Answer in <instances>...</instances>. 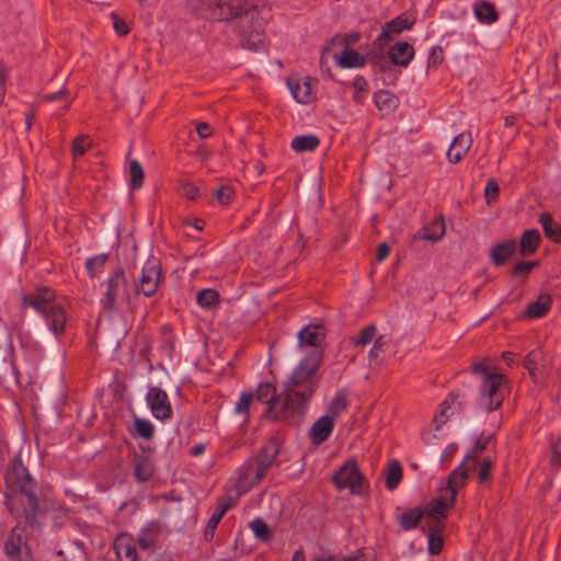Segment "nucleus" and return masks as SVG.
<instances>
[{
	"label": "nucleus",
	"instance_id": "f257e3e1",
	"mask_svg": "<svg viewBox=\"0 0 561 561\" xmlns=\"http://www.w3.org/2000/svg\"><path fill=\"white\" fill-rule=\"evenodd\" d=\"M4 481V504L18 523L5 542V554L11 561H32L25 526L39 529L41 518L48 510L47 490L31 474L20 455L9 463Z\"/></svg>",
	"mask_w": 561,
	"mask_h": 561
},
{
	"label": "nucleus",
	"instance_id": "f03ea898",
	"mask_svg": "<svg viewBox=\"0 0 561 561\" xmlns=\"http://www.w3.org/2000/svg\"><path fill=\"white\" fill-rule=\"evenodd\" d=\"M236 13L233 14V20L237 21L236 33L239 45L252 53H265L267 48L265 34L266 19L262 15V12L256 5L241 0L240 10H236Z\"/></svg>",
	"mask_w": 561,
	"mask_h": 561
},
{
	"label": "nucleus",
	"instance_id": "7ed1b4c3",
	"mask_svg": "<svg viewBox=\"0 0 561 561\" xmlns=\"http://www.w3.org/2000/svg\"><path fill=\"white\" fill-rule=\"evenodd\" d=\"M278 454L279 446L272 439L263 445L254 457L249 458L239 469L236 484L238 492L247 493L257 485L276 462Z\"/></svg>",
	"mask_w": 561,
	"mask_h": 561
},
{
	"label": "nucleus",
	"instance_id": "20e7f679",
	"mask_svg": "<svg viewBox=\"0 0 561 561\" xmlns=\"http://www.w3.org/2000/svg\"><path fill=\"white\" fill-rule=\"evenodd\" d=\"M55 291L48 287L36 289L24 297V304L42 312L55 334L64 332L66 314L64 308L55 302Z\"/></svg>",
	"mask_w": 561,
	"mask_h": 561
},
{
	"label": "nucleus",
	"instance_id": "39448f33",
	"mask_svg": "<svg viewBox=\"0 0 561 561\" xmlns=\"http://www.w3.org/2000/svg\"><path fill=\"white\" fill-rule=\"evenodd\" d=\"M301 392L300 389L286 385V388L268 405L266 416L272 421L289 419L300 421L306 413L307 403L310 400V398L297 394Z\"/></svg>",
	"mask_w": 561,
	"mask_h": 561
},
{
	"label": "nucleus",
	"instance_id": "423d86ee",
	"mask_svg": "<svg viewBox=\"0 0 561 561\" xmlns=\"http://www.w3.org/2000/svg\"><path fill=\"white\" fill-rule=\"evenodd\" d=\"M348 46L350 42L347 41V37H332L322 48L320 66L329 77L332 76L331 69L328 66L330 57H332L341 68H359L365 65L366 60L370 62L367 56H362L355 49H348Z\"/></svg>",
	"mask_w": 561,
	"mask_h": 561
},
{
	"label": "nucleus",
	"instance_id": "0eeeda50",
	"mask_svg": "<svg viewBox=\"0 0 561 561\" xmlns=\"http://www.w3.org/2000/svg\"><path fill=\"white\" fill-rule=\"evenodd\" d=\"M322 362V352L313 350L306 358H304L294 370L287 386L300 389L298 393L305 398H311L318 388L319 380L316 373Z\"/></svg>",
	"mask_w": 561,
	"mask_h": 561
},
{
	"label": "nucleus",
	"instance_id": "6e6552de",
	"mask_svg": "<svg viewBox=\"0 0 561 561\" xmlns=\"http://www.w3.org/2000/svg\"><path fill=\"white\" fill-rule=\"evenodd\" d=\"M241 0H186L185 8L198 19L232 21L236 10H240Z\"/></svg>",
	"mask_w": 561,
	"mask_h": 561
},
{
	"label": "nucleus",
	"instance_id": "1a4fd4ad",
	"mask_svg": "<svg viewBox=\"0 0 561 561\" xmlns=\"http://www.w3.org/2000/svg\"><path fill=\"white\" fill-rule=\"evenodd\" d=\"M412 23L409 22L407 18L402 15L386 22L382 26L381 33L373 43L375 48H378V51H370L367 54L368 60L374 66L375 69L379 71H386L389 68L388 58L383 54V47L398 34H400L404 30L411 28Z\"/></svg>",
	"mask_w": 561,
	"mask_h": 561
},
{
	"label": "nucleus",
	"instance_id": "9d476101",
	"mask_svg": "<svg viewBox=\"0 0 561 561\" xmlns=\"http://www.w3.org/2000/svg\"><path fill=\"white\" fill-rule=\"evenodd\" d=\"M506 378L503 374H493L482 380L479 404L488 412L502 405L506 393Z\"/></svg>",
	"mask_w": 561,
	"mask_h": 561
},
{
	"label": "nucleus",
	"instance_id": "9b49d317",
	"mask_svg": "<svg viewBox=\"0 0 561 561\" xmlns=\"http://www.w3.org/2000/svg\"><path fill=\"white\" fill-rule=\"evenodd\" d=\"M332 481L337 490L348 489L352 495H362L364 476L353 459L344 462L333 474Z\"/></svg>",
	"mask_w": 561,
	"mask_h": 561
},
{
	"label": "nucleus",
	"instance_id": "f8f14e48",
	"mask_svg": "<svg viewBox=\"0 0 561 561\" xmlns=\"http://www.w3.org/2000/svg\"><path fill=\"white\" fill-rule=\"evenodd\" d=\"M104 287L102 304L106 310L113 311L117 300L128 299V283L124 270H116L105 282Z\"/></svg>",
	"mask_w": 561,
	"mask_h": 561
},
{
	"label": "nucleus",
	"instance_id": "ddd939ff",
	"mask_svg": "<svg viewBox=\"0 0 561 561\" xmlns=\"http://www.w3.org/2000/svg\"><path fill=\"white\" fill-rule=\"evenodd\" d=\"M455 504V492H451L450 495H445L442 493L436 499H433L428 502L424 508H422V513L427 518V525L437 526L440 524L443 528H445V520L447 519V512Z\"/></svg>",
	"mask_w": 561,
	"mask_h": 561
},
{
	"label": "nucleus",
	"instance_id": "4468645a",
	"mask_svg": "<svg viewBox=\"0 0 561 561\" xmlns=\"http://www.w3.org/2000/svg\"><path fill=\"white\" fill-rule=\"evenodd\" d=\"M160 278V261L158 257L149 255L142 267L139 285L136 287V290L146 297H151L159 287Z\"/></svg>",
	"mask_w": 561,
	"mask_h": 561
},
{
	"label": "nucleus",
	"instance_id": "2eb2a0df",
	"mask_svg": "<svg viewBox=\"0 0 561 561\" xmlns=\"http://www.w3.org/2000/svg\"><path fill=\"white\" fill-rule=\"evenodd\" d=\"M477 465L478 460H476L474 456L467 455L460 466L449 474L447 484L442 489V493L450 495L451 492H455L456 497L458 490L465 485L469 472L473 470Z\"/></svg>",
	"mask_w": 561,
	"mask_h": 561
},
{
	"label": "nucleus",
	"instance_id": "dca6fc26",
	"mask_svg": "<svg viewBox=\"0 0 561 561\" xmlns=\"http://www.w3.org/2000/svg\"><path fill=\"white\" fill-rule=\"evenodd\" d=\"M147 400L152 414L159 420H168L172 415L171 404L164 390L151 387L147 393Z\"/></svg>",
	"mask_w": 561,
	"mask_h": 561
},
{
	"label": "nucleus",
	"instance_id": "f3484780",
	"mask_svg": "<svg viewBox=\"0 0 561 561\" xmlns=\"http://www.w3.org/2000/svg\"><path fill=\"white\" fill-rule=\"evenodd\" d=\"M472 145L470 133H461L456 136L448 149L447 158L450 163H458Z\"/></svg>",
	"mask_w": 561,
	"mask_h": 561
},
{
	"label": "nucleus",
	"instance_id": "a211bd4d",
	"mask_svg": "<svg viewBox=\"0 0 561 561\" xmlns=\"http://www.w3.org/2000/svg\"><path fill=\"white\" fill-rule=\"evenodd\" d=\"M333 431V420L329 415H323L317 420L309 433L311 442L316 445H320L325 442Z\"/></svg>",
	"mask_w": 561,
	"mask_h": 561
},
{
	"label": "nucleus",
	"instance_id": "6ab92c4d",
	"mask_svg": "<svg viewBox=\"0 0 561 561\" xmlns=\"http://www.w3.org/2000/svg\"><path fill=\"white\" fill-rule=\"evenodd\" d=\"M516 241L511 239L493 245L490 250L491 261L495 266L504 265L516 251Z\"/></svg>",
	"mask_w": 561,
	"mask_h": 561
},
{
	"label": "nucleus",
	"instance_id": "aec40b11",
	"mask_svg": "<svg viewBox=\"0 0 561 561\" xmlns=\"http://www.w3.org/2000/svg\"><path fill=\"white\" fill-rule=\"evenodd\" d=\"M552 307V297L550 294L543 293L530 302L524 310V317L528 319H539L546 316Z\"/></svg>",
	"mask_w": 561,
	"mask_h": 561
},
{
	"label": "nucleus",
	"instance_id": "412c9836",
	"mask_svg": "<svg viewBox=\"0 0 561 561\" xmlns=\"http://www.w3.org/2000/svg\"><path fill=\"white\" fill-rule=\"evenodd\" d=\"M287 84L297 102L307 104L312 100L311 85L307 78H288Z\"/></svg>",
	"mask_w": 561,
	"mask_h": 561
},
{
	"label": "nucleus",
	"instance_id": "4be33fe9",
	"mask_svg": "<svg viewBox=\"0 0 561 561\" xmlns=\"http://www.w3.org/2000/svg\"><path fill=\"white\" fill-rule=\"evenodd\" d=\"M414 56V48L408 42H399L389 49V64L408 66ZM387 68L386 70H388Z\"/></svg>",
	"mask_w": 561,
	"mask_h": 561
},
{
	"label": "nucleus",
	"instance_id": "5701e85b",
	"mask_svg": "<svg viewBox=\"0 0 561 561\" xmlns=\"http://www.w3.org/2000/svg\"><path fill=\"white\" fill-rule=\"evenodd\" d=\"M114 548L119 561H137V550L129 536L118 535L114 540Z\"/></svg>",
	"mask_w": 561,
	"mask_h": 561
},
{
	"label": "nucleus",
	"instance_id": "b1692460",
	"mask_svg": "<svg viewBox=\"0 0 561 561\" xmlns=\"http://www.w3.org/2000/svg\"><path fill=\"white\" fill-rule=\"evenodd\" d=\"M473 13L477 20L483 24H493L500 18L495 5L486 0L476 2L473 5Z\"/></svg>",
	"mask_w": 561,
	"mask_h": 561
},
{
	"label": "nucleus",
	"instance_id": "393cba45",
	"mask_svg": "<svg viewBox=\"0 0 561 561\" xmlns=\"http://www.w3.org/2000/svg\"><path fill=\"white\" fill-rule=\"evenodd\" d=\"M541 241L540 233L537 229H529L524 231L519 241V254L522 256H529L534 254Z\"/></svg>",
	"mask_w": 561,
	"mask_h": 561
},
{
	"label": "nucleus",
	"instance_id": "a878e982",
	"mask_svg": "<svg viewBox=\"0 0 561 561\" xmlns=\"http://www.w3.org/2000/svg\"><path fill=\"white\" fill-rule=\"evenodd\" d=\"M445 234V224L443 218L434 219L431 225L424 227L423 230L414 236V239L428 241H438Z\"/></svg>",
	"mask_w": 561,
	"mask_h": 561
},
{
	"label": "nucleus",
	"instance_id": "bb28decb",
	"mask_svg": "<svg viewBox=\"0 0 561 561\" xmlns=\"http://www.w3.org/2000/svg\"><path fill=\"white\" fill-rule=\"evenodd\" d=\"M545 234L556 243L561 242V224L556 222L549 213H542L539 218Z\"/></svg>",
	"mask_w": 561,
	"mask_h": 561
},
{
	"label": "nucleus",
	"instance_id": "cd10ccee",
	"mask_svg": "<svg viewBox=\"0 0 561 561\" xmlns=\"http://www.w3.org/2000/svg\"><path fill=\"white\" fill-rule=\"evenodd\" d=\"M424 517V513H422V508L415 507L403 512L399 516V525L402 530L409 531L416 528Z\"/></svg>",
	"mask_w": 561,
	"mask_h": 561
},
{
	"label": "nucleus",
	"instance_id": "c85d7f7f",
	"mask_svg": "<svg viewBox=\"0 0 561 561\" xmlns=\"http://www.w3.org/2000/svg\"><path fill=\"white\" fill-rule=\"evenodd\" d=\"M230 507H231V504L229 502L221 503L216 508V511L213 513L211 517L209 518V520L206 525L205 533H204V537H205L206 541H210L214 538L215 530H216L218 524L220 523L221 518L224 517V515L227 513V511Z\"/></svg>",
	"mask_w": 561,
	"mask_h": 561
},
{
	"label": "nucleus",
	"instance_id": "c756f323",
	"mask_svg": "<svg viewBox=\"0 0 561 561\" xmlns=\"http://www.w3.org/2000/svg\"><path fill=\"white\" fill-rule=\"evenodd\" d=\"M154 472L152 462L145 456H137L135 458L134 474L139 482L148 481Z\"/></svg>",
	"mask_w": 561,
	"mask_h": 561
},
{
	"label": "nucleus",
	"instance_id": "7c9ffc66",
	"mask_svg": "<svg viewBox=\"0 0 561 561\" xmlns=\"http://www.w3.org/2000/svg\"><path fill=\"white\" fill-rule=\"evenodd\" d=\"M375 104L379 111L391 112L398 106V98L389 91L380 90L375 96Z\"/></svg>",
	"mask_w": 561,
	"mask_h": 561
},
{
	"label": "nucleus",
	"instance_id": "2f4dec72",
	"mask_svg": "<svg viewBox=\"0 0 561 561\" xmlns=\"http://www.w3.org/2000/svg\"><path fill=\"white\" fill-rule=\"evenodd\" d=\"M320 144V139L316 135L297 136L291 140V148L297 152L312 151Z\"/></svg>",
	"mask_w": 561,
	"mask_h": 561
},
{
	"label": "nucleus",
	"instance_id": "473e14b6",
	"mask_svg": "<svg viewBox=\"0 0 561 561\" xmlns=\"http://www.w3.org/2000/svg\"><path fill=\"white\" fill-rule=\"evenodd\" d=\"M443 529L440 524L428 527V552L433 556L439 554L443 550V538L440 536Z\"/></svg>",
	"mask_w": 561,
	"mask_h": 561
},
{
	"label": "nucleus",
	"instance_id": "72a5a7b5",
	"mask_svg": "<svg viewBox=\"0 0 561 561\" xmlns=\"http://www.w3.org/2000/svg\"><path fill=\"white\" fill-rule=\"evenodd\" d=\"M402 479V468L399 461L392 460L387 468L386 486L388 490H394Z\"/></svg>",
	"mask_w": 561,
	"mask_h": 561
},
{
	"label": "nucleus",
	"instance_id": "f704fd0d",
	"mask_svg": "<svg viewBox=\"0 0 561 561\" xmlns=\"http://www.w3.org/2000/svg\"><path fill=\"white\" fill-rule=\"evenodd\" d=\"M322 335L318 331V327L311 329V328H305L302 329L298 334L299 345H309V346H317L320 344V341L322 340Z\"/></svg>",
	"mask_w": 561,
	"mask_h": 561
},
{
	"label": "nucleus",
	"instance_id": "c9c22d12",
	"mask_svg": "<svg viewBox=\"0 0 561 561\" xmlns=\"http://www.w3.org/2000/svg\"><path fill=\"white\" fill-rule=\"evenodd\" d=\"M250 528L255 537L262 541H270L273 537L272 530L262 518H255L250 523Z\"/></svg>",
	"mask_w": 561,
	"mask_h": 561
},
{
	"label": "nucleus",
	"instance_id": "e433bc0d",
	"mask_svg": "<svg viewBox=\"0 0 561 561\" xmlns=\"http://www.w3.org/2000/svg\"><path fill=\"white\" fill-rule=\"evenodd\" d=\"M130 188L138 190L144 185V169L137 160L129 163Z\"/></svg>",
	"mask_w": 561,
	"mask_h": 561
},
{
	"label": "nucleus",
	"instance_id": "4c0bfd02",
	"mask_svg": "<svg viewBox=\"0 0 561 561\" xmlns=\"http://www.w3.org/2000/svg\"><path fill=\"white\" fill-rule=\"evenodd\" d=\"M197 302L203 308H213L219 304V294L215 289H203L197 294Z\"/></svg>",
	"mask_w": 561,
	"mask_h": 561
},
{
	"label": "nucleus",
	"instance_id": "58836bf2",
	"mask_svg": "<svg viewBox=\"0 0 561 561\" xmlns=\"http://www.w3.org/2000/svg\"><path fill=\"white\" fill-rule=\"evenodd\" d=\"M346 408H347L346 396L343 392H336L328 408L329 416H331L333 420L334 417L340 415L343 411H345Z\"/></svg>",
	"mask_w": 561,
	"mask_h": 561
},
{
	"label": "nucleus",
	"instance_id": "ea45409f",
	"mask_svg": "<svg viewBox=\"0 0 561 561\" xmlns=\"http://www.w3.org/2000/svg\"><path fill=\"white\" fill-rule=\"evenodd\" d=\"M92 147V141L88 135H80L72 140L71 153L76 158L83 156Z\"/></svg>",
	"mask_w": 561,
	"mask_h": 561
},
{
	"label": "nucleus",
	"instance_id": "a19ab883",
	"mask_svg": "<svg viewBox=\"0 0 561 561\" xmlns=\"http://www.w3.org/2000/svg\"><path fill=\"white\" fill-rule=\"evenodd\" d=\"M276 397L275 388L271 383H260L254 394V398L259 401L266 402L270 405Z\"/></svg>",
	"mask_w": 561,
	"mask_h": 561
},
{
	"label": "nucleus",
	"instance_id": "79ce46f5",
	"mask_svg": "<svg viewBox=\"0 0 561 561\" xmlns=\"http://www.w3.org/2000/svg\"><path fill=\"white\" fill-rule=\"evenodd\" d=\"M254 399V393L252 392H242L239 401L236 403V412L238 414H242L247 420L249 417V409L250 404Z\"/></svg>",
	"mask_w": 561,
	"mask_h": 561
},
{
	"label": "nucleus",
	"instance_id": "37998d69",
	"mask_svg": "<svg viewBox=\"0 0 561 561\" xmlns=\"http://www.w3.org/2000/svg\"><path fill=\"white\" fill-rule=\"evenodd\" d=\"M135 430L138 436L147 440L151 439L154 433L151 423L142 419L135 420Z\"/></svg>",
	"mask_w": 561,
	"mask_h": 561
},
{
	"label": "nucleus",
	"instance_id": "c03bdc74",
	"mask_svg": "<svg viewBox=\"0 0 561 561\" xmlns=\"http://www.w3.org/2000/svg\"><path fill=\"white\" fill-rule=\"evenodd\" d=\"M538 261H531V262H518L512 267V276H523L527 277L529 273L538 266Z\"/></svg>",
	"mask_w": 561,
	"mask_h": 561
},
{
	"label": "nucleus",
	"instance_id": "a18cd8bd",
	"mask_svg": "<svg viewBox=\"0 0 561 561\" xmlns=\"http://www.w3.org/2000/svg\"><path fill=\"white\" fill-rule=\"evenodd\" d=\"M539 354L536 352H530L524 359V367L528 370L530 377L535 382L538 380L537 376V359Z\"/></svg>",
	"mask_w": 561,
	"mask_h": 561
},
{
	"label": "nucleus",
	"instance_id": "49530a36",
	"mask_svg": "<svg viewBox=\"0 0 561 561\" xmlns=\"http://www.w3.org/2000/svg\"><path fill=\"white\" fill-rule=\"evenodd\" d=\"M500 193L499 183L494 179H490L484 190V198L488 205L497 199Z\"/></svg>",
	"mask_w": 561,
	"mask_h": 561
},
{
	"label": "nucleus",
	"instance_id": "de8ad7c7",
	"mask_svg": "<svg viewBox=\"0 0 561 561\" xmlns=\"http://www.w3.org/2000/svg\"><path fill=\"white\" fill-rule=\"evenodd\" d=\"M375 334H376V327L367 325L359 331L358 337H357L355 344L356 345H367L374 340Z\"/></svg>",
	"mask_w": 561,
	"mask_h": 561
},
{
	"label": "nucleus",
	"instance_id": "09e8293b",
	"mask_svg": "<svg viewBox=\"0 0 561 561\" xmlns=\"http://www.w3.org/2000/svg\"><path fill=\"white\" fill-rule=\"evenodd\" d=\"M233 190L228 185H224L215 191V197L221 205H229L233 199Z\"/></svg>",
	"mask_w": 561,
	"mask_h": 561
},
{
	"label": "nucleus",
	"instance_id": "8fccbe9b",
	"mask_svg": "<svg viewBox=\"0 0 561 561\" xmlns=\"http://www.w3.org/2000/svg\"><path fill=\"white\" fill-rule=\"evenodd\" d=\"M458 394H455V393H450L448 396V398L442 403V410H440V413L438 416L435 417V421L436 422H439L442 424H444L447 419H448V414H447V411L450 409V404H455L457 399H458Z\"/></svg>",
	"mask_w": 561,
	"mask_h": 561
},
{
	"label": "nucleus",
	"instance_id": "3c124183",
	"mask_svg": "<svg viewBox=\"0 0 561 561\" xmlns=\"http://www.w3.org/2000/svg\"><path fill=\"white\" fill-rule=\"evenodd\" d=\"M69 96H70L69 91L66 88H62L61 90H59L57 92L44 94L42 96V100L44 102H53L56 100H64V101H66L65 110H68L69 104H70Z\"/></svg>",
	"mask_w": 561,
	"mask_h": 561
},
{
	"label": "nucleus",
	"instance_id": "603ef678",
	"mask_svg": "<svg viewBox=\"0 0 561 561\" xmlns=\"http://www.w3.org/2000/svg\"><path fill=\"white\" fill-rule=\"evenodd\" d=\"M108 259L107 254H100L92 259H89L87 262V270L93 276L101 267L104 266Z\"/></svg>",
	"mask_w": 561,
	"mask_h": 561
},
{
	"label": "nucleus",
	"instance_id": "864d4df0",
	"mask_svg": "<svg viewBox=\"0 0 561 561\" xmlns=\"http://www.w3.org/2000/svg\"><path fill=\"white\" fill-rule=\"evenodd\" d=\"M492 467H493V462L491 459L485 458L481 461L480 468L478 471L479 483H483L490 478V472H491Z\"/></svg>",
	"mask_w": 561,
	"mask_h": 561
},
{
	"label": "nucleus",
	"instance_id": "5fc2aeb1",
	"mask_svg": "<svg viewBox=\"0 0 561 561\" xmlns=\"http://www.w3.org/2000/svg\"><path fill=\"white\" fill-rule=\"evenodd\" d=\"M444 60V51L440 46H435L431 49L428 57V67H438Z\"/></svg>",
	"mask_w": 561,
	"mask_h": 561
},
{
	"label": "nucleus",
	"instance_id": "6e6d98bb",
	"mask_svg": "<svg viewBox=\"0 0 561 561\" xmlns=\"http://www.w3.org/2000/svg\"><path fill=\"white\" fill-rule=\"evenodd\" d=\"M111 16L113 20V27H114L116 34L119 36L127 35L129 33V27H128L127 23L114 12L111 14Z\"/></svg>",
	"mask_w": 561,
	"mask_h": 561
},
{
	"label": "nucleus",
	"instance_id": "4d7b16f0",
	"mask_svg": "<svg viewBox=\"0 0 561 561\" xmlns=\"http://www.w3.org/2000/svg\"><path fill=\"white\" fill-rule=\"evenodd\" d=\"M387 344V340L383 335L378 336L375 340L374 346L369 352V357L373 359H378L380 354L382 353V347Z\"/></svg>",
	"mask_w": 561,
	"mask_h": 561
},
{
	"label": "nucleus",
	"instance_id": "13d9d810",
	"mask_svg": "<svg viewBox=\"0 0 561 561\" xmlns=\"http://www.w3.org/2000/svg\"><path fill=\"white\" fill-rule=\"evenodd\" d=\"M471 370L473 374L479 375L483 379H486L488 376H493L494 373L489 371L485 360H481L472 364Z\"/></svg>",
	"mask_w": 561,
	"mask_h": 561
},
{
	"label": "nucleus",
	"instance_id": "bf43d9fd",
	"mask_svg": "<svg viewBox=\"0 0 561 561\" xmlns=\"http://www.w3.org/2000/svg\"><path fill=\"white\" fill-rule=\"evenodd\" d=\"M181 194L190 201H195L198 197L199 188L190 183H184L181 187Z\"/></svg>",
	"mask_w": 561,
	"mask_h": 561
},
{
	"label": "nucleus",
	"instance_id": "052dcab7",
	"mask_svg": "<svg viewBox=\"0 0 561 561\" xmlns=\"http://www.w3.org/2000/svg\"><path fill=\"white\" fill-rule=\"evenodd\" d=\"M490 439L491 436L486 438H478L470 455L474 456V458L477 459V456L481 455L486 449Z\"/></svg>",
	"mask_w": 561,
	"mask_h": 561
},
{
	"label": "nucleus",
	"instance_id": "680f3d73",
	"mask_svg": "<svg viewBox=\"0 0 561 561\" xmlns=\"http://www.w3.org/2000/svg\"><path fill=\"white\" fill-rule=\"evenodd\" d=\"M551 463L553 466L561 465V436L552 445Z\"/></svg>",
	"mask_w": 561,
	"mask_h": 561
},
{
	"label": "nucleus",
	"instance_id": "e2e57ef3",
	"mask_svg": "<svg viewBox=\"0 0 561 561\" xmlns=\"http://www.w3.org/2000/svg\"><path fill=\"white\" fill-rule=\"evenodd\" d=\"M5 78H7V71L3 65L0 64V105L3 102L4 95H5Z\"/></svg>",
	"mask_w": 561,
	"mask_h": 561
},
{
	"label": "nucleus",
	"instance_id": "0e129e2a",
	"mask_svg": "<svg viewBox=\"0 0 561 561\" xmlns=\"http://www.w3.org/2000/svg\"><path fill=\"white\" fill-rule=\"evenodd\" d=\"M355 92H366L368 84L363 77H356L352 83Z\"/></svg>",
	"mask_w": 561,
	"mask_h": 561
},
{
	"label": "nucleus",
	"instance_id": "69168bd1",
	"mask_svg": "<svg viewBox=\"0 0 561 561\" xmlns=\"http://www.w3.org/2000/svg\"><path fill=\"white\" fill-rule=\"evenodd\" d=\"M390 252V248L387 243H380L377 248L376 259L377 261H383Z\"/></svg>",
	"mask_w": 561,
	"mask_h": 561
},
{
	"label": "nucleus",
	"instance_id": "338daca9",
	"mask_svg": "<svg viewBox=\"0 0 561 561\" xmlns=\"http://www.w3.org/2000/svg\"><path fill=\"white\" fill-rule=\"evenodd\" d=\"M196 131L201 138H207L210 136V126L207 123H199L196 126Z\"/></svg>",
	"mask_w": 561,
	"mask_h": 561
},
{
	"label": "nucleus",
	"instance_id": "774afa93",
	"mask_svg": "<svg viewBox=\"0 0 561 561\" xmlns=\"http://www.w3.org/2000/svg\"><path fill=\"white\" fill-rule=\"evenodd\" d=\"M334 37H347V41L350 42V45L351 44H355L359 41V33L355 32V33H352L350 35H335Z\"/></svg>",
	"mask_w": 561,
	"mask_h": 561
}]
</instances>
